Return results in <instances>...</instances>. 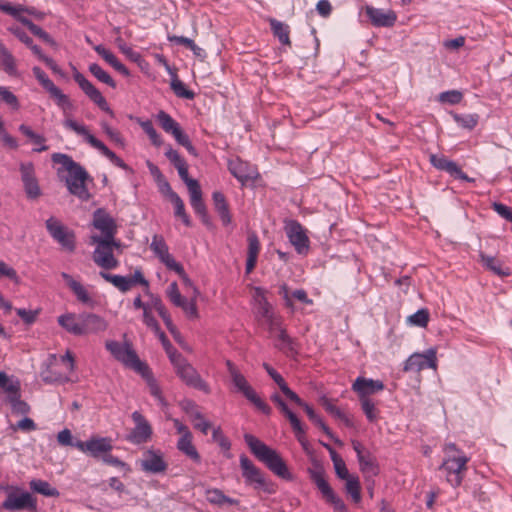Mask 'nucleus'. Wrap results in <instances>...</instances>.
I'll use <instances>...</instances> for the list:
<instances>
[{
	"label": "nucleus",
	"mask_w": 512,
	"mask_h": 512,
	"mask_svg": "<svg viewBox=\"0 0 512 512\" xmlns=\"http://www.w3.org/2000/svg\"><path fill=\"white\" fill-rule=\"evenodd\" d=\"M244 441L257 460L262 462L272 473L287 481L294 479L287 464L275 449L249 433L244 434Z\"/></svg>",
	"instance_id": "nucleus-1"
},
{
	"label": "nucleus",
	"mask_w": 512,
	"mask_h": 512,
	"mask_svg": "<svg viewBox=\"0 0 512 512\" xmlns=\"http://www.w3.org/2000/svg\"><path fill=\"white\" fill-rule=\"evenodd\" d=\"M51 159L54 163L61 164L68 172L65 183L69 193L81 201L90 200L91 193L86 186L89 175L84 167L74 161L69 155L63 153H54Z\"/></svg>",
	"instance_id": "nucleus-2"
},
{
	"label": "nucleus",
	"mask_w": 512,
	"mask_h": 512,
	"mask_svg": "<svg viewBox=\"0 0 512 512\" xmlns=\"http://www.w3.org/2000/svg\"><path fill=\"white\" fill-rule=\"evenodd\" d=\"M443 451L445 458L439 469L445 472L446 480L452 487H458L467 471L469 458L457 448L455 443L445 444Z\"/></svg>",
	"instance_id": "nucleus-3"
},
{
	"label": "nucleus",
	"mask_w": 512,
	"mask_h": 512,
	"mask_svg": "<svg viewBox=\"0 0 512 512\" xmlns=\"http://www.w3.org/2000/svg\"><path fill=\"white\" fill-rule=\"evenodd\" d=\"M64 126L67 129L74 131L76 134L83 136L87 143H89L93 148L97 149L102 155L107 157L112 164L125 171L132 172V169L112 150H110L102 141H100L94 135H92L86 128V126L81 125L70 118H67L64 121Z\"/></svg>",
	"instance_id": "nucleus-4"
},
{
	"label": "nucleus",
	"mask_w": 512,
	"mask_h": 512,
	"mask_svg": "<svg viewBox=\"0 0 512 512\" xmlns=\"http://www.w3.org/2000/svg\"><path fill=\"white\" fill-rule=\"evenodd\" d=\"M1 489L7 493V497L2 503L3 509L11 512L23 510L37 512V499L30 492L12 485L1 486Z\"/></svg>",
	"instance_id": "nucleus-5"
},
{
	"label": "nucleus",
	"mask_w": 512,
	"mask_h": 512,
	"mask_svg": "<svg viewBox=\"0 0 512 512\" xmlns=\"http://www.w3.org/2000/svg\"><path fill=\"white\" fill-rule=\"evenodd\" d=\"M106 349L112 356L124 366L133 369L138 374L143 370L147 371V364L141 361L133 349L132 344L128 341L120 343L118 341H107L105 343Z\"/></svg>",
	"instance_id": "nucleus-6"
},
{
	"label": "nucleus",
	"mask_w": 512,
	"mask_h": 512,
	"mask_svg": "<svg viewBox=\"0 0 512 512\" xmlns=\"http://www.w3.org/2000/svg\"><path fill=\"white\" fill-rule=\"evenodd\" d=\"M176 375L188 387L202 391L205 394H210L211 389L208 383L202 379L198 371L188 362L185 357L174 355L172 359Z\"/></svg>",
	"instance_id": "nucleus-7"
},
{
	"label": "nucleus",
	"mask_w": 512,
	"mask_h": 512,
	"mask_svg": "<svg viewBox=\"0 0 512 512\" xmlns=\"http://www.w3.org/2000/svg\"><path fill=\"white\" fill-rule=\"evenodd\" d=\"M240 467L246 484H255L256 489L269 494L275 492L274 485L266 481L262 471L245 454L240 456Z\"/></svg>",
	"instance_id": "nucleus-8"
},
{
	"label": "nucleus",
	"mask_w": 512,
	"mask_h": 512,
	"mask_svg": "<svg viewBox=\"0 0 512 512\" xmlns=\"http://www.w3.org/2000/svg\"><path fill=\"white\" fill-rule=\"evenodd\" d=\"M46 229L51 237L67 252H72L75 247V234L55 217L46 220Z\"/></svg>",
	"instance_id": "nucleus-9"
},
{
	"label": "nucleus",
	"mask_w": 512,
	"mask_h": 512,
	"mask_svg": "<svg viewBox=\"0 0 512 512\" xmlns=\"http://www.w3.org/2000/svg\"><path fill=\"white\" fill-rule=\"evenodd\" d=\"M284 230L289 242L298 254L305 255L309 252L310 240L307 230L298 221H286Z\"/></svg>",
	"instance_id": "nucleus-10"
},
{
	"label": "nucleus",
	"mask_w": 512,
	"mask_h": 512,
	"mask_svg": "<svg viewBox=\"0 0 512 512\" xmlns=\"http://www.w3.org/2000/svg\"><path fill=\"white\" fill-rule=\"evenodd\" d=\"M75 447L95 459H102L113 448L111 438L97 436H93L87 441L76 440Z\"/></svg>",
	"instance_id": "nucleus-11"
},
{
	"label": "nucleus",
	"mask_w": 512,
	"mask_h": 512,
	"mask_svg": "<svg viewBox=\"0 0 512 512\" xmlns=\"http://www.w3.org/2000/svg\"><path fill=\"white\" fill-rule=\"evenodd\" d=\"M230 377L237 391L242 393L243 396L247 400H249L259 411H261L265 415L271 414V407L257 395V393L248 383L244 375L238 372L234 373V375Z\"/></svg>",
	"instance_id": "nucleus-12"
},
{
	"label": "nucleus",
	"mask_w": 512,
	"mask_h": 512,
	"mask_svg": "<svg viewBox=\"0 0 512 512\" xmlns=\"http://www.w3.org/2000/svg\"><path fill=\"white\" fill-rule=\"evenodd\" d=\"M99 275L123 293L129 291L137 284L145 287L149 286V282L144 278L141 269H136L134 274L129 276L114 275L105 271H101Z\"/></svg>",
	"instance_id": "nucleus-13"
},
{
	"label": "nucleus",
	"mask_w": 512,
	"mask_h": 512,
	"mask_svg": "<svg viewBox=\"0 0 512 512\" xmlns=\"http://www.w3.org/2000/svg\"><path fill=\"white\" fill-rule=\"evenodd\" d=\"M131 417L135 423V427L127 436V440L136 445L148 442L153 434L150 423L139 411H134Z\"/></svg>",
	"instance_id": "nucleus-14"
},
{
	"label": "nucleus",
	"mask_w": 512,
	"mask_h": 512,
	"mask_svg": "<svg viewBox=\"0 0 512 512\" xmlns=\"http://www.w3.org/2000/svg\"><path fill=\"white\" fill-rule=\"evenodd\" d=\"M73 78L91 101H93L101 110L109 113L111 116H114L113 111L101 92L87 78H85L83 74L76 71Z\"/></svg>",
	"instance_id": "nucleus-15"
},
{
	"label": "nucleus",
	"mask_w": 512,
	"mask_h": 512,
	"mask_svg": "<svg viewBox=\"0 0 512 512\" xmlns=\"http://www.w3.org/2000/svg\"><path fill=\"white\" fill-rule=\"evenodd\" d=\"M307 472L311 481L317 486L326 502L336 496L334 490L326 481L324 468L318 460H312V467H309Z\"/></svg>",
	"instance_id": "nucleus-16"
},
{
	"label": "nucleus",
	"mask_w": 512,
	"mask_h": 512,
	"mask_svg": "<svg viewBox=\"0 0 512 512\" xmlns=\"http://www.w3.org/2000/svg\"><path fill=\"white\" fill-rule=\"evenodd\" d=\"M139 465L143 472L151 474L163 473L168 467L163 453L160 450L154 449H148L143 453V458L139 461Z\"/></svg>",
	"instance_id": "nucleus-17"
},
{
	"label": "nucleus",
	"mask_w": 512,
	"mask_h": 512,
	"mask_svg": "<svg viewBox=\"0 0 512 512\" xmlns=\"http://www.w3.org/2000/svg\"><path fill=\"white\" fill-rule=\"evenodd\" d=\"M436 367V351L434 349H429L426 353H414L408 357L405 361L403 370L419 372L426 368H435Z\"/></svg>",
	"instance_id": "nucleus-18"
},
{
	"label": "nucleus",
	"mask_w": 512,
	"mask_h": 512,
	"mask_svg": "<svg viewBox=\"0 0 512 512\" xmlns=\"http://www.w3.org/2000/svg\"><path fill=\"white\" fill-rule=\"evenodd\" d=\"M21 180L26 195L30 199H36L41 195V190L35 176L34 165L31 162L20 164Z\"/></svg>",
	"instance_id": "nucleus-19"
},
{
	"label": "nucleus",
	"mask_w": 512,
	"mask_h": 512,
	"mask_svg": "<svg viewBox=\"0 0 512 512\" xmlns=\"http://www.w3.org/2000/svg\"><path fill=\"white\" fill-rule=\"evenodd\" d=\"M365 13L375 27H392L397 20V15L392 10L366 6Z\"/></svg>",
	"instance_id": "nucleus-20"
},
{
	"label": "nucleus",
	"mask_w": 512,
	"mask_h": 512,
	"mask_svg": "<svg viewBox=\"0 0 512 512\" xmlns=\"http://www.w3.org/2000/svg\"><path fill=\"white\" fill-rule=\"evenodd\" d=\"M352 389L359 395V398H369L370 395L382 391L384 383L381 380L358 377L352 384Z\"/></svg>",
	"instance_id": "nucleus-21"
},
{
	"label": "nucleus",
	"mask_w": 512,
	"mask_h": 512,
	"mask_svg": "<svg viewBox=\"0 0 512 512\" xmlns=\"http://www.w3.org/2000/svg\"><path fill=\"white\" fill-rule=\"evenodd\" d=\"M228 170L242 184H245L256 177L255 170L252 169L247 162H244L239 158L228 161Z\"/></svg>",
	"instance_id": "nucleus-22"
},
{
	"label": "nucleus",
	"mask_w": 512,
	"mask_h": 512,
	"mask_svg": "<svg viewBox=\"0 0 512 512\" xmlns=\"http://www.w3.org/2000/svg\"><path fill=\"white\" fill-rule=\"evenodd\" d=\"M81 336L106 330L107 323L101 316L94 313L80 314Z\"/></svg>",
	"instance_id": "nucleus-23"
},
{
	"label": "nucleus",
	"mask_w": 512,
	"mask_h": 512,
	"mask_svg": "<svg viewBox=\"0 0 512 512\" xmlns=\"http://www.w3.org/2000/svg\"><path fill=\"white\" fill-rule=\"evenodd\" d=\"M93 226L103 235L114 236L116 224L114 219L103 208H98L93 213Z\"/></svg>",
	"instance_id": "nucleus-24"
},
{
	"label": "nucleus",
	"mask_w": 512,
	"mask_h": 512,
	"mask_svg": "<svg viewBox=\"0 0 512 512\" xmlns=\"http://www.w3.org/2000/svg\"><path fill=\"white\" fill-rule=\"evenodd\" d=\"M91 244L95 246L93 256H113L114 248L117 246L114 236H92Z\"/></svg>",
	"instance_id": "nucleus-25"
},
{
	"label": "nucleus",
	"mask_w": 512,
	"mask_h": 512,
	"mask_svg": "<svg viewBox=\"0 0 512 512\" xmlns=\"http://www.w3.org/2000/svg\"><path fill=\"white\" fill-rule=\"evenodd\" d=\"M61 277L65 281L66 285L74 293L79 302L83 304H91L93 302L88 291L79 281H76L70 274L66 272H62Z\"/></svg>",
	"instance_id": "nucleus-26"
},
{
	"label": "nucleus",
	"mask_w": 512,
	"mask_h": 512,
	"mask_svg": "<svg viewBox=\"0 0 512 512\" xmlns=\"http://www.w3.org/2000/svg\"><path fill=\"white\" fill-rule=\"evenodd\" d=\"M156 119L161 128L166 133L172 134L175 140H177L184 133L179 123L165 111L160 110L156 115Z\"/></svg>",
	"instance_id": "nucleus-27"
},
{
	"label": "nucleus",
	"mask_w": 512,
	"mask_h": 512,
	"mask_svg": "<svg viewBox=\"0 0 512 512\" xmlns=\"http://www.w3.org/2000/svg\"><path fill=\"white\" fill-rule=\"evenodd\" d=\"M212 200L214 208L218 213L223 225H229L231 223V214L224 194L219 191H214L212 194Z\"/></svg>",
	"instance_id": "nucleus-28"
},
{
	"label": "nucleus",
	"mask_w": 512,
	"mask_h": 512,
	"mask_svg": "<svg viewBox=\"0 0 512 512\" xmlns=\"http://www.w3.org/2000/svg\"><path fill=\"white\" fill-rule=\"evenodd\" d=\"M58 324L70 334L81 336L80 314L74 313L62 314L58 317Z\"/></svg>",
	"instance_id": "nucleus-29"
},
{
	"label": "nucleus",
	"mask_w": 512,
	"mask_h": 512,
	"mask_svg": "<svg viewBox=\"0 0 512 512\" xmlns=\"http://www.w3.org/2000/svg\"><path fill=\"white\" fill-rule=\"evenodd\" d=\"M483 268L503 278L511 275L512 269L502 263L501 258H480Z\"/></svg>",
	"instance_id": "nucleus-30"
},
{
	"label": "nucleus",
	"mask_w": 512,
	"mask_h": 512,
	"mask_svg": "<svg viewBox=\"0 0 512 512\" xmlns=\"http://www.w3.org/2000/svg\"><path fill=\"white\" fill-rule=\"evenodd\" d=\"M275 347L287 356H294L297 354L295 340L287 334L284 328H279V333L276 336Z\"/></svg>",
	"instance_id": "nucleus-31"
},
{
	"label": "nucleus",
	"mask_w": 512,
	"mask_h": 512,
	"mask_svg": "<svg viewBox=\"0 0 512 512\" xmlns=\"http://www.w3.org/2000/svg\"><path fill=\"white\" fill-rule=\"evenodd\" d=\"M177 449L193 460L195 463L201 462V456L192 443V434L181 436L177 442Z\"/></svg>",
	"instance_id": "nucleus-32"
},
{
	"label": "nucleus",
	"mask_w": 512,
	"mask_h": 512,
	"mask_svg": "<svg viewBox=\"0 0 512 512\" xmlns=\"http://www.w3.org/2000/svg\"><path fill=\"white\" fill-rule=\"evenodd\" d=\"M94 50L115 70L121 73L124 76L129 75V70L126 68L124 64H122L117 57L108 49H106L103 45H96Z\"/></svg>",
	"instance_id": "nucleus-33"
},
{
	"label": "nucleus",
	"mask_w": 512,
	"mask_h": 512,
	"mask_svg": "<svg viewBox=\"0 0 512 512\" xmlns=\"http://www.w3.org/2000/svg\"><path fill=\"white\" fill-rule=\"evenodd\" d=\"M357 460L361 472L365 474L366 477H375L379 474V466L370 451H367Z\"/></svg>",
	"instance_id": "nucleus-34"
},
{
	"label": "nucleus",
	"mask_w": 512,
	"mask_h": 512,
	"mask_svg": "<svg viewBox=\"0 0 512 512\" xmlns=\"http://www.w3.org/2000/svg\"><path fill=\"white\" fill-rule=\"evenodd\" d=\"M0 62H1L2 69L6 74H8L9 76L17 75V67H16L15 58L1 41H0Z\"/></svg>",
	"instance_id": "nucleus-35"
},
{
	"label": "nucleus",
	"mask_w": 512,
	"mask_h": 512,
	"mask_svg": "<svg viewBox=\"0 0 512 512\" xmlns=\"http://www.w3.org/2000/svg\"><path fill=\"white\" fill-rule=\"evenodd\" d=\"M187 188L190 195V204L194 212L203 211V207L206 205L203 202L202 191L198 181H189Z\"/></svg>",
	"instance_id": "nucleus-36"
},
{
	"label": "nucleus",
	"mask_w": 512,
	"mask_h": 512,
	"mask_svg": "<svg viewBox=\"0 0 512 512\" xmlns=\"http://www.w3.org/2000/svg\"><path fill=\"white\" fill-rule=\"evenodd\" d=\"M254 297L257 302V314L263 319L271 318L274 314L271 305L265 297V291L260 287H256Z\"/></svg>",
	"instance_id": "nucleus-37"
},
{
	"label": "nucleus",
	"mask_w": 512,
	"mask_h": 512,
	"mask_svg": "<svg viewBox=\"0 0 512 512\" xmlns=\"http://www.w3.org/2000/svg\"><path fill=\"white\" fill-rule=\"evenodd\" d=\"M19 131L24 136L29 138L35 145H37V147H35L33 149L34 152H43V151H47L49 149V147L47 145H45L46 138L41 134L35 133L31 129V127H29L25 124H21L19 126Z\"/></svg>",
	"instance_id": "nucleus-38"
},
{
	"label": "nucleus",
	"mask_w": 512,
	"mask_h": 512,
	"mask_svg": "<svg viewBox=\"0 0 512 512\" xmlns=\"http://www.w3.org/2000/svg\"><path fill=\"white\" fill-rule=\"evenodd\" d=\"M20 386L16 388V392L7 395V401L11 405L12 411L16 414L26 415L30 412V406L24 400H21Z\"/></svg>",
	"instance_id": "nucleus-39"
},
{
	"label": "nucleus",
	"mask_w": 512,
	"mask_h": 512,
	"mask_svg": "<svg viewBox=\"0 0 512 512\" xmlns=\"http://www.w3.org/2000/svg\"><path fill=\"white\" fill-rule=\"evenodd\" d=\"M271 30L273 32V35L278 38V40L284 44V45H290V28L287 24H284L281 21H278L276 19H270L269 20Z\"/></svg>",
	"instance_id": "nucleus-40"
},
{
	"label": "nucleus",
	"mask_w": 512,
	"mask_h": 512,
	"mask_svg": "<svg viewBox=\"0 0 512 512\" xmlns=\"http://www.w3.org/2000/svg\"><path fill=\"white\" fill-rule=\"evenodd\" d=\"M30 489L46 497H58L59 491L50 485L49 482L41 479H33L29 483Z\"/></svg>",
	"instance_id": "nucleus-41"
},
{
	"label": "nucleus",
	"mask_w": 512,
	"mask_h": 512,
	"mask_svg": "<svg viewBox=\"0 0 512 512\" xmlns=\"http://www.w3.org/2000/svg\"><path fill=\"white\" fill-rule=\"evenodd\" d=\"M18 19L24 26H26L29 29V31L33 35L39 37L45 43H47L51 46H56L55 40L46 31H44L40 26L36 25L35 23H33L30 19H28L26 17H18Z\"/></svg>",
	"instance_id": "nucleus-42"
},
{
	"label": "nucleus",
	"mask_w": 512,
	"mask_h": 512,
	"mask_svg": "<svg viewBox=\"0 0 512 512\" xmlns=\"http://www.w3.org/2000/svg\"><path fill=\"white\" fill-rule=\"evenodd\" d=\"M310 419L316 426H318L330 439H332L336 444H341V441L334 437L331 429L324 423L322 418L316 414L314 409L310 405H305L304 410Z\"/></svg>",
	"instance_id": "nucleus-43"
},
{
	"label": "nucleus",
	"mask_w": 512,
	"mask_h": 512,
	"mask_svg": "<svg viewBox=\"0 0 512 512\" xmlns=\"http://www.w3.org/2000/svg\"><path fill=\"white\" fill-rule=\"evenodd\" d=\"M321 405L333 417L341 420L345 424V426H347V427H352L353 426L352 420L344 412H342L337 406H335L331 402L330 399H328L326 397H323L321 399Z\"/></svg>",
	"instance_id": "nucleus-44"
},
{
	"label": "nucleus",
	"mask_w": 512,
	"mask_h": 512,
	"mask_svg": "<svg viewBox=\"0 0 512 512\" xmlns=\"http://www.w3.org/2000/svg\"><path fill=\"white\" fill-rule=\"evenodd\" d=\"M46 91L55 100L57 106L60 107L63 111L71 110L73 108L69 97L64 94L55 84L49 87Z\"/></svg>",
	"instance_id": "nucleus-45"
},
{
	"label": "nucleus",
	"mask_w": 512,
	"mask_h": 512,
	"mask_svg": "<svg viewBox=\"0 0 512 512\" xmlns=\"http://www.w3.org/2000/svg\"><path fill=\"white\" fill-rule=\"evenodd\" d=\"M430 162L436 169L445 171L450 175L457 171V163L449 160L445 156L432 154L430 156Z\"/></svg>",
	"instance_id": "nucleus-46"
},
{
	"label": "nucleus",
	"mask_w": 512,
	"mask_h": 512,
	"mask_svg": "<svg viewBox=\"0 0 512 512\" xmlns=\"http://www.w3.org/2000/svg\"><path fill=\"white\" fill-rule=\"evenodd\" d=\"M139 374L142 376L143 379L146 380L150 394L153 397H155L156 399H158L160 402H163L164 399L162 396L161 388L158 385L156 379L154 378L153 373H152L151 369L149 368V366H147V371L143 370Z\"/></svg>",
	"instance_id": "nucleus-47"
},
{
	"label": "nucleus",
	"mask_w": 512,
	"mask_h": 512,
	"mask_svg": "<svg viewBox=\"0 0 512 512\" xmlns=\"http://www.w3.org/2000/svg\"><path fill=\"white\" fill-rule=\"evenodd\" d=\"M345 491L351 497L353 502L359 503L361 501V485L357 476H352L345 480Z\"/></svg>",
	"instance_id": "nucleus-48"
},
{
	"label": "nucleus",
	"mask_w": 512,
	"mask_h": 512,
	"mask_svg": "<svg viewBox=\"0 0 512 512\" xmlns=\"http://www.w3.org/2000/svg\"><path fill=\"white\" fill-rule=\"evenodd\" d=\"M90 73L97 78L100 82L107 84L108 86L115 88L116 83L113 78L97 63L89 65Z\"/></svg>",
	"instance_id": "nucleus-49"
},
{
	"label": "nucleus",
	"mask_w": 512,
	"mask_h": 512,
	"mask_svg": "<svg viewBox=\"0 0 512 512\" xmlns=\"http://www.w3.org/2000/svg\"><path fill=\"white\" fill-rule=\"evenodd\" d=\"M170 85L176 96L180 98L192 100L195 96L194 92L187 89L185 84L177 78L176 74H174Z\"/></svg>",
	"instance_id": "nucleus-50"
},
{
	"label": "nucleus",
	"mask_w": 512,
	"mask_h": 512,
	"mask_svg": "<svg viewBox=\"0 0 512 512\" xmlns=\"http://www.w3.org/2000/svg\"><path fill=\"white\" fill-rule=\"evenodd\" d=\"M172 204L174 205V208H175V216L176 217H179L181 218V220L183 221V223L186 225V226H190V219H189V216L187 215L186 211H185V205H184V202L183 200L179 197V195L177 193H171V200Z\"/></svg>",
	"instance_id": "nucleus-51"
},
{
	"label": "nucleus",
	"mask_w": 512,
	"mask_h": 512,
	"mask_svg": "<svg viewBox=\"0 0 512 512\" xmlns=\"http://www.w3.org/2000/svg\"><path fill=\"white\" fill-rule=\"evenodd\" d=\"M453 118L459 126L468 130L474 129L479 121L477 114H454Z\"/></svg>",
	"instance_id": "nucleus-52"
},
{
	"label": "nucleus",
	"mask_w": 512,
	"mask_h": 512,
	"mask_svg": "<svg viewBox=\"0 0 512 512\" xmlns=\"http://www.w3.org/2000/svg\"><path fill=\"white\" fill-rule=\"evenodd\" d=\"M361 408L369 422H376L378 419V411L374 402L370 398H359Z\"/></svg>",
	"instance_id": "nucleus-53"
},
{
	"label": "nucleus",
	"mask_w": 512,
	"mask_h": 512,
	"mask_svg": "<svg viewBox=\"0 0 512 512\" xmlns=\"http://www.w3.org/2000/svg\"><path fill=\"white\" fill-rule=\"evenodd\" d=\"M429 311L425 308L419 309L408 317L409 323L417 327H426L429 322Z\"/></svg>",
	"instance_id": "nucleus-54"
},
{
	"label": "nucleus",
	"mask_w": 512,
	"mask_h": 512,
	"mask_svg": "<svg viewBox=\"0 0 512 512\" xmlns=\"http://www.w3.org/2000/svg\"><path fill=\"white\" fill-rule=\"evenodd\" d=\"M140 126L143 129V131L148 135V137L151 140L153 145H155V146L162 145V143H163L162 138L158 134V132L156 131V129L154 128V126L150 120L141 122Z\"/></svg>",
	"instance_id": "nucleus-55"
},
{
	"label": "nucleus",
	"mask_w": 512,
	"mask_h": 512,
	"mask_svg": "<svg viewBox=\"0 0 512 512\" xmlns=\"http://www.w3.org/2000/svg\"><path fill=\"white\" fill-rule=\"evenodd\" d=\"M180 406L182 410L192 418V420L202 419V413L199 411L198 405L195 401L184 399L181 401Z\"/></svg>",
	"instance_id": "nucleus-56"
},
{
	"label": "nucleus",
	"mask_w": 512,
	"mask_h": 512,
	"mask_svg": "<svg viewBox=\"0 0 512 512\" xmlns=\"http://www.w3.org/2000/svg\"><path fill=\"white\" fill-rule=\"evenodd\" d=\"M167 296L169 300L176 306H182L186 298H184L178 288L176 282H172L167 289Z\"/></svg>",
	"instance_id": "nucleus-57"
},
{
	"label": "nucleus",
	"mask_w": 512,
	"mask_h": 512,
	"mask_svg": "<svg viewBox=\"0 0 512 512\" xmlns=\"http://www.w3.org/2000/svg\"><path fill=\"white\" fill-rule=\"evenodd\" d=\"M20 386V382L18 380L11 381L8 375L0 371V388L4 390L8 395L11 392H16V388Z\"/></svg>",
	"instance_id": "nucleus-58"
},
{
	"label": "nucleus",
	"mask_w": 512,
	"mask_h": 512,
	"mask_svg": "<svg viewBox=\"0 0 512 512\" xmlns=\"http://www.w3.org/2000/svg\"><path fill=\"white\" fill-rule=\"evenodd\" d=\"M212 439L215 441L224 451L229 452L231 448L230 440L223 434L220 427L214 428L212 432Z\"/></svg>",
	"instance_id": "nucleus-59"
},
{
	"label": "nucleus",
	"mask_w": 512,
	"mask_h": 512,
	"mask_svg": "<svg viewBox=\"0 0 512 512\" xmlns=\"http://www.w3.org/2000/svg\"><path fill=\"white\" fill-rule=\"evenodd\" d=\"M100 125H101V128L103 129V131L109 137L110 140H112L113 142H115V143H117V144H119L121 146H124V139L121 136L119 131L113 129L105 121H102Z\"/></svg>",
	"instance_id": "nucleus-60"
},
{
	"label": "nucleus",
	"mask_w": 512,
	"mask_h": 512,
	"mask_svg": "<svg viewBox=\"0 0 512 512\" xmlns=\"http://www.w3.org/2000/svg\"><path fill=\"white\" fill-rule=\"evenodd\" d=\"M156 256H170L167 252V246L162 237L155 235L150 245Z\"/></svg>",
	"instance_id": "nucleus-61"
},
{
	"label": "nucleus",
	"mask_w": 512,
	"mask_h": 512,
	"mask_svg": "<svg viewBox=\"0 0 512 512\" xmlns=\"http://www.w3.org/2000/svg\"><path fill=\"white\" fill-rule=\"evenodd\" d=\"M42 379L45 383H65L69 381V378L61 373H56L52 370L42 373Z\"/></svg>",
	"instance_id": "nucleus-62"
},
{
	"label": "nucleus",
	"mask_w": 512,
	"mask_h": 512,
	"mask_svg": "<svg viewBox=\"0 0 512 512\" xmlns=\"http://www.w3.org/2000/svg\"><path fill=\"white\" fill-rule=\"evenodd\" d=\"M439 100L444 103L458 104L462 100V93L457 90L442 92Z\"/></svg>",
	"instance_id": "nucleus-63"
},
{
	"label": "nucleus",
	"mask_w": 512,
	"mask_h": 512,
	"mask_svg": "<svg viewBox=\"0 0 512 512\" xmlns=\"http://www.w3.org/2000/svg\"><path fill=\"white\" fill-rule=\"evenodd\" d=\"M0 96H1L2 100L6 104L10 105L12 108H14V109L19 108V102H18L17 97L11 91H9V89L7 87L0 86Z\"/></svg>",
	"instance_id": "nucleus-64"
}]
</instances>
